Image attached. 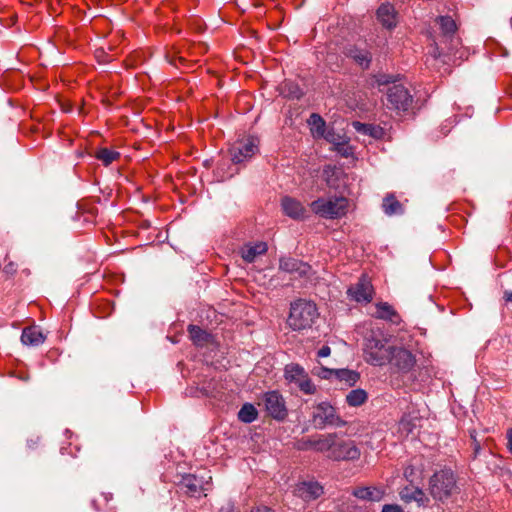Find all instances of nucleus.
Here are the masks:
<instances>
[{
  "label": "nucleus",
  "mask_w": 512,
  "mask_h": 512,
  "mask_svg": "<svg viewBox=\"0 0 512 512\" xmlns=\"http://www.w3.org/2000/svg\"><path fill=\"white\" fill-rule=\"evenodd\" d=\"M435 22L439 26V34L430 36L432 43L429 54L437 59L452 54L460 42L456 37V23L450 16H439Z\"/></svg>",
  "instance_id": "nucleus-1"
},
{
  "label": "nucleus",
  "mask_w": 512,
  "mask_h": 512,
  "mask_svg": "<svg viewBox=\"0 0 512 512\" xmlns=\"http://www.w3.org/2000/svg\"><path fill=\"white\" fill-rule=\"evenodd\" d=\"M318 317V309L314 302L298 299L290 305L287 324L294 331H302L311 328Z\"/></svg>",
  "instance_id": "nucleus-2"
},
{
  "label": "nucleus",
  "mask_w": 512,
  "mask_h": 512,
  "mask_svg": "<svg viewBox=\"0 0 512 512\" xmlns=\"http://www.w3.org/2000/svg\"><path fill=\"white\" fill-rule=\"evenodd\" d=\"M429 491L435 500L444 502L458 491L454 473L450 469L435 472L429 481Z\"/></svg>",
  "instance_id": "nucleus-3"
},
{
  "label": "nucleus",
  "mask_w": 512,
  "mask_h": 512,
  "mask_svg": "<svg viewBox=\"0 0 512 512\" xmlns=\"http://www.w3.org/2000/svg\"><path fill=\"white\" fill-rule=\"evenodd\" d=\"M348 201L344 197H335L329 200L319 198L310 204L312 211L324 218L336 219L344 216Z\"/></svg>",
  "instance_id": "nucleus-4"
},
{
  "label": "nucleus",
  "mask_w": 512,
  "mask_h": 512,
  "mask_svg": "<svg viewBox=\"0 0 512 512\" xmlns=\"http://www.w3.org/2000/svg\"><path fill=\"white\" fill-rule=\"evenodd\" d=\"M393 346L387 345L385 340L375 337L367 338L364 345V359L368 364L383 366L389 360Z\"/></svg>",
  "instance_id": "nucleus-5"
},
{
  "label": "nucleus",
  "mask_w": 512,
  "mask_h": 512,
  "mask_svg": "<svg viewBox=\"0 0 512 512\" xmlns=\"http://www.w3.org/2000/svg\"><path fill=\"white\" fill-rule=\"evenodd\" d=\"M259 152V139L254 136H247L236 141L229 149L231 161L240 164L250 160Z\"/></svg>",
  "instance_id": "nucleus-6"
},
{
  "label": "nucleus",
  "mask_w": 512,
  "mask_h": 512,
  "mask_svg": "<svg viewBox=\"0 0 512 512\" xmlns=\"http://www.w3.org/2000/svg\"><path fill=\"white\" fill-rule=\"evenodd\" d=\"M413 103V97L402 84L390 87L386 93V107L397 112L408 111Z\"/></svg>",
  "instance_id": "nucleus-7"
},
{
  "label": "nucleus",
  "mask_w": 512,
  "mask_h": 512,
  "mask_svg": "<svg viewBox=\"0 0 512 512\" xmlns=\"http://www.w3.org/2000/svg\"><path fill=\"white\" fill-rule=\"evenodd\" d=\"M387 363H389L396 372L408 373L415 366L416 359L411 351L403 347L393 346Z\"/></svg>",
  "instance_id": "nucleus-8"
},
{
  "label": "nucleus",
  "mask_w": 512,
  "mask_h": 512,
  "mask_svg": "<svg viewBox=\"0 0 512 512\" xmlns=\"http://www.w3.org/2000/svg\"><path fill=\"white\" fill-rule=\"evenodd\" d=\"M342 53L349 59H352L363 70L369 69L372 62V53L365 43H348Z\"/></svg>",
  "instance_id": "nucleus-9"
},
{
  "label": "nucleus",
  "mask_w": 512,
  "mask_h": 512,
  "mask_svg": "<svg viewBox=\"0 0 512 512\" xmlns=\"http://www.w3.org/2000/svg\"><path fill=\"white\" fill-rule=\"evenodd\" d=\"M211 479V476L208 477V480H205L204 476L185 474L181 476L177 484L185 494L191 497H198L207 489L205 486L209 484Z\"/></svg>",
  "instance_id": "nucleus-10"
},
{
  "label": "nucleus",
  "mask_w": 512,
  "mask_h": 512,
  "mask_svg": "<svg viewBox=\"0 0 512 512\" xmlns=\"http://www.w3.org/2000/svg\"><path fill=\"white\" fill-rule=\"evenodd\" d=\"M373 292L371 281L367 276L362 275L355 284L348 288L347 295L356 302L369 303L372 301Z\"/></svg>",
  "instance_id": "nucleus-11"
},
{
  "label": "nucleus",
  "mask_w": 512,
  "mask_h": 512,
  "mask_svg": "<svg viewBox=\"0 0 512 512\" xmlns=\"http://www.w3.org/2000/svg\"><path fill=\"white\" fill-rule=\"evenodd\" d=\"M262 404L265 407L267 416H281L286 411L285 401L277 391H270L264 394Z\"/></svg>",
  "instance_id": "nucleus-12"
},
{
  "label": "nucleus",
  "mask_w": 512,
  "mask_h": 512,
  "mask_svg": "<svg viewBox=\"0 0 512 512\" xmlns=\"http://www.w3.org/2000/svg\"><path fill=\"white\" fill-rule=\"evenodd\" d=\"M310 269L311 267L308 263L296 258L281 257L279 259V270L289 274H297L299 277H304L309 273Z\"/></svg>",
  "instance_id": "nucleus-13"
},
{
  "label": "nucleus",
  "mask_w": 512,
  "mask_h": 512,
  "mask_svg": "<svg viewBox=\"0 0 512 512\" xmlns=\"http://www.w3.org/2000/svg\"><path fill=\"white\" fill-rule=\"evenodd\" d=\"M328 457L334 460H355L360 457L359 449L352 443L340 442L335 443L332 452L328 453Z\"/></svg>",
  "instance_id": "nucleus-14"
},
{
  "label": "nucleus",
  "mask_w": 512,
  "mask_h": 512,
  "mask_svg": "<svg viewBox=\"0 0 512 512\" xmlns=\"http://www.w3.org/2000/svg\"><path fill=\"white\" fill-rule=\"evenodd\" d=\"M376 15L384 28L392 30L397 26V12L392 4H381L377 9Z\"/></svg>",
  "instance_id": "nucleus-15"
},
{
  "label": "nucleus",
  "mask_w": 512,
  "mask_h": 512,
  "mask_svg": "<svg viewBox=\"0 0 512 512\" xmlns=\"http://www.w3.org/2000/svg\"><path fill=\"white\" fill-rule=\"evenodd\" d=\"M281 207L284 214L292 219L300 220L306 216V209L302 203L292 197H283L281 200Z\"/></svg>",
  "instance_id": "nucleus-16"
},
{
  "label": "nucleus",
  "mask_w": 512,
  "mask_h": 512,
  "mask_svg": "<svg viewBox=\"0 0 512 512\" xmlns=\"http://www.w3.org/2000/svg\"><path fill=\"white\" fill-rule=\"evenodd\" d=\"M400 499L405 503L415 501L418 506H426L429 498L425 495L422 489L413 486H405L399 492Z\"/></svg>",
  "instance_id": "nucleus-17"
},
{
  "label": "nucleus",
  "mask_w": 512,
  "mask_h": 512,
  "mask_svg": "<svg viewBox=\"0 0 512 512\" xmlns=\"http://www.w3.org/2000/svg\"><path fill=\"white\" fill-rule=\"evenodd\" d=\"M187 331L189 333L191 341L197 347L208 346L214 341L213 336L210 333H208L206 330L202 329L197 325H188Z\"/></svg>",
  "instance_id": "nucleus-18"
},
{
  "label": "nucleus",
  "mask_w": 512,
  "mask_h": 512,
  "mask_svg": "<svg viewBox=\"0 0 512 512\" xmlns=\"http://www.w3.org/2000/svg\"><path fill=\"white\" fill-rule=\"evenodd\" d=\"M45 338L42 331L36 326L25 327L22 330L21 342L26 346L37 347L44 343Z\"/></svg>",
  "instance_id": "nucleus-19"
},
{
  "label": "nucleus",
  "mask_w": 512,
  "mask_h": 512,
  "mask_svg": "<svg viewBox=\"0 0 512 512\" xmlns=\"http://www.w3.org/2000/svg\"><path fill=\"white\" fill-rule=\"evenodd\" d=\"M352 495L358 499L379 502L385 495V490L378 487H358L353 490Z\"/></svg>",
  "instance_id": "nucleus-20"
},
{
  "label": "nucleus",
  "mask_w": 512,
  "mask_h": 512,
  "mask_svg": "<svg viewBox=\"0 0 512 512\" xmlns=\"http://www.w3.org/2000/svg\"><path fill=\"white\" fill-rule=\"evenodd\" d=\"M376 312L373 315L377 319L390 321L392 323H398L400 316L397 311L387 302L376 303Z\"/></svg>",
  "instance_id": "nucleus-21"
},
{
  "label": "nucleus",
  "mask_w": 512,
  "mask_h": 512,
  "mask_svg": "<svg viewBox=\"0 0 512 512\" xmlns=\"http://www.w3.org/2000/svg\"><path fill=\"white\" fill-rule=\"evenodd\" d=\"M352 126L358 133L368 135L374 139H381L385 135V130L379 125L354 121Z\"/></svg>",
  "instance_id": "nucleus-22"
},
{
  "label": "nucleus",
  "mask_w": 512,
  "mask_h": 512,
  "mask_svg": "<svg viewBox=\"0 0 512 512\" xmlns=\"http://www.w3.org/2000/svg\"><path fill=\"white\" fill-rule=\"evenodd\" d=\"M299 495L306 501L314 500L323 493V487L317 482H303L298 488Z\"/></svg>",
  "instance_id": "nucleus-23"
},
{
  "label": "nucleus",
  "mask_w": 512,
  "mask_h": 512,
  "mask_svg": "<svg viewBox=\"0 0 512 512\" xmlns=\"http://www.w3.org/2000/svg\"><path fill=\"white\" fill-rule=\"evenodd\" d=\"M267 244L265 242H258L254 245H245L241 249V256L244 261L252 263L255 261L258 255L265 254L267 252Z\"/></svg>",
  "instance_id": "nucleus-24"
},
{
  "label": "nucleus",
  "mask_w": 512,
  "mask_h": 512,
  "mask_svg": "<svg viewBox=\"0 0 512 512\" xmlns=\"http://www.w3.org/2000/svg\"><path fill=\"white\" fill-rule=\"evenodd\" d=\"M382 207L385 214L389 216L403 214L404 212L402 204L392 194L387 195L384 198Z\"/></svg>",
  "instance_id": "nucleus-25"
},
{
  "label": "nucleus",
  "mask_w": 512,
  "mask_h": 512,
  "mask_svg": "<svg viewBox=\"0 0 512 512\" xmlns=\"http://www.w3.org/2000/svg\"><path fill=\"white\" fill-rule=\"evenodd\" d=\"M308 123L310 125L311 132L315 137L324 136V132L326 131V123L319 114H311Z\"/></svg>",
  "instance_id": "nucleus-26"
},
{
  "label": "nucleus",
  "mask_w": 512,
  "mask_h": 512,
  "mask_svg": "<svg viewBox=\"0 0 512 512\" xmlns=\"http://www.w3.org/2000/svg\"><path fill=\"white\" fill-rule=\"evenodd\" d=\"M335 378L341 382H344L348 386H354L359 380L360 375L354 370L337 369L335 372Z\"/></svg>",
  "instance_id": "nucleus-27"
},
{
  "label": "nucleus",
  "mask_w": 512,
  "mask_h": 512,
  "mask_svg": "<svg viewBox=\"0 0 512 512\" xmlns=\"http://www.w3.org/2000/svg\"><path fill=\"white\" fill-rule=\"evenodd\" d=\"M94 157L101 161L105 166H108L120 157V153L108 148H99L95 151Z\"/></svg>",
  "instance_id": "nucleus-28"
},
{
  "label": "nucleus",
  "mask_w": 512,
  "mask_h": 512,
  "mask_svg": "<svg viewBox=\"0 0 512 512\" xmlns=\"http://www.w3.org/2000/svg\"><path fill=\"white\" fill-rule=\"evenodd\" d=\"M335 438L336 436L334 434H328L327 436H321L318 440L311 442V444L315 447L317 451H327L331 453L332 448L336 443Z\"/></svg>",
  "instance_id": "nucleus-29"
},
{
  "label": "nucleus",
  "mask_w": 512,
  "mask_h": 512,
  "mask_svg": "<svg viewBox=\"0 0 512 512\" xmlns=\"http://www.w3.org/2000/svg\"><path fill=\"white\" fill-rule=\"evenodd\" d=\"M305 375H307L305 370L298 364H289L285 367V378L294 384Z\"/></svg>",
  "instance_id": "nucleus-30"
},
{
  "label": "nucleus",
  "mask_w": 512,
  "mask_h": 512,
  "mask_svg": "<svg viewBox=\"0 0 512 512\" xmlns=\"http://www.w3.org/2000/svg\"><path fill=\"white\" fill-rule=\"evenodd\" d=\"M366 399L367 393L363 389L351 390L346 396L347 403L354 407L362 405Z\"/></svg>",
  "instance_id": "nucleus-31"
},
{
  "label": "nucleus",
  "mask_w": 512,
  "mask_h": 512,
  "mask_svg": "<svg viewBox=\"0 0 512 512\" xmlns=\"http://www.w3.org/2000/svg\"><path fill=\"white\" fill-rule=\"evenodd\" d=\"M346 424L342 418H314V425L316 428L323 429L326 425H333L336 427L344 426Z\"/></svg>",
  "instance_id": "nucleus-32"
},
{
  "label": "nucleus",
  "mask_w": 512,
  "mask_h": 512,
  "mask_svg": "<svg viewBox=\"0 0 512 512\" xmlns=\"http://www.w3.org/2000/svg\"><path fill=\"white\" fill-rule=\"evenodd\" d=\"M295 385L305 394H313L316 390L315 385L307 375L302 377Z\"/></svg>",
  "instance_id": "nucleus-33"
},
{
  "label": "nucleus",
  "mask_w": 512,
  "mask_h": 512,
  "mask_svg": "<svg viewBox=\"0 0 512 512\" xmlns=\"http://www.w3.org/2000/svg\"><path fill=\"white\" fill-rule=\"evenodd\" d=\"M335 408L327 402H321L318 404L316 411L313 412V416H335Z\"/></svg>",
  "instance_id": "nucleus-34"
},
{
  "label": "nucleus",
  "mask_w": 512,
  "mask_h": 512,
  "mask_svg": "<svg viewBox=\"0 0 512 512\" xmlns=\"http://www.w3.org/2000/svg\"><path fill=\"white\" fill-rule=\"evenodd\" d=\"M284 91L287 92V96L292 99H300L303 95L299 86L292 82H287L284 84Z\"/></svg>",
  "instance_id": "nucleus-35"
},
{
  "label": "nucleus",
  "mask_w": 512,
  "mask_h": 512,
  "mask_svg": "<svg viewBox=\"0 0 512 512\" xmlns=\"http://www.w3.org/2000/svg\"><path fill=\"white\" fill-rule=\"evenodd\" d=\"M219 391L216 390V382L211 380L201 387V395L208 398H217Z\"/></svg>",
  "instance_id": "nucleus-36"
},
{
  "label": "nucleus",
  "mask_w": 512,
  "mask_h": 512,
  "mask_svg": "<svg viewBox=\"0 0 512 512\" xmlns=\"http://www.w3.org/2000/svg\"><path fill=\"white\" fill-rule=\"evenodd\" d=\"M414 428L415 424L412 422V418H400L398 421V431L406 436L412 433Z\"/></svg>",
  "instance_id": "nucleus-37"
},
{
  "label": "nucleus",
  "mask_w": 512,
  "mask_h": 512,
  "mask_svg": "<svg viewBox=\"0 0 512 512\" xmlns=\"http://www.w3.org/2000/svg\"><path fill=\"white\" fill-rule=\"evenodd\" d=\"M336 371H337V369H330V368H326V367H319V368H315L313 370V373L315 375L319 376L322 379H330L332 377H335V372Z\"/></svg>",
  "instance_id": "nucleus-38"
},
{
  "label": "nucleus",
  "mask_w": 512,
  "mask_h": 512,
  "mask_svg": "<svg viewBox=\"0 0 512 512\" xmlns=\"http://www.w3.org/2000/svg\"><path fill=\"white\" fill-rule=\"evenodd\" d=\"M237 416H258V411L251 403H245L237 412Z\"/></svg>",
  "instance_id": "nucleus-39"
},
{
  "label": "nucleus",
  "mask_w": 512,
  "mask_h": 512,
  "mask_svg": "<svg viewBox=\"0 0 512 512\" xmlns=\"http://www.w3.org/2000/svg\"><path fill=\"white\" fill-rule=\"evenodd\" d=\"M381 512H403V509L397 504H385Z\"/></svg>",
  "instance_id": "nucleus-40"
},
{
  "label": "nucleus",
  "mask_w": 512,
  "mask_h": 512,
  "mask_svg": "<svg viewBox=\"0 0 512 512\" xmlns=\"http://www.w3.org/2000/svg\"><path fill=\"white\" fill-rule=\"evenodd\" d=\"M186 393H187V395H189L191 397H197V398L203 397L201 395V387H197V386L196 387H194V386L188 387L186 389Z\"/></svg>",
  "instance_id": "nucleus-41"
},
{
  "label": "nucleus",
  "mask_w": 512,
  "mask_h": 512,
  "mask_svg": "<svg viewBox=\"0 0 512 512\" xmlns=\"http://www.w3.org/2000/svg\"><path fill=\"white\" fill-rule=\"evenodd\" d=\"M220 512H237L236 507L234 504L230 501H227L225 504H223L220 508Z\"/></svg>",
  "instance_id": "nucleus-42"
},
{
  "label": "nucleus",
  "mask_w": 512,
  "mask_h": 512,
  "mask_svg": "<svg viewBox=\"0 0 512 512\" xmlns=\"http://www.w3.org/2000/svg\"><path fill=\"white\" fill-rule=\"evenodd\" d=\"M335 133L332 131V130H326L324 132V136H320L319 138H324L326 139L328 142H331V143H335L336 142V137H335Z\"/></svg>",
  "instance_id": "nucleus-43"
},
{
  "label": "nucleus",
  "mask_w": 512,
  "mask_h": 512,
  "mask_svg": "<svg viewBox=\"0 0 512 512\" xmlns=\"http://www.w3.org/2000/svg\"><path fill=\"white\" fill-rule=\"evenodd\" d=\"M330 354L331 348L328 345H324L318 350V357L324 358L328 357Z\"/></svg>",
  "instance_id": "nucleus-44"
},
{
  "label": "nucleus",
  "mask_w": 512,
  "mask_h": 512,
  "mask_svg": "<svg viewBox=\"0 0 512 512\" xmlns=\"http://www.w3.org/2000/svg\"><path fill=\"white\" fill-rule=\"evenodd\" d=\"M3 272L8 275H13L16 272L15 264L13 262H10L4 267Z\"/></svg>",
  "instance_id": "nucleus-45"
},
{
  "label": "nucleus",
  "mask_w": 512,
  "mask_h": 512,
  "mask_svg": "<svg viewBox=\"0 0 512 512\" xmlns=\"http://www.w3.org/2000/svg\"><path fill=\"white\" fill-rule=\"evenodd\" d=\"M507 448L512 454V428L507 430Z\"/></svg>",
  "instance_id": "nucleus-46"
},
{
  "label": "nucleus",
  "mask_w": 512,
  "mask_h": 512,
  "mask_svg": "<svg viewBox=\"0 0 512 512\" xmlns=\"http://www.w3.org/2000/svg\"><path fill=\"white\" fill-rule=\"evenodd\" d=\"M251 512H275L273 509L267 506H258L251 510Z\"/></svg>",
  "instance_id": "nucleus-47"
},
{
  "label": "nucleus",
  "mask_w": 512,
  "mask_h": 512,
  "mask_svg": "<svg viewBox=\"0 0 512 512\" xmlns=\"http://www.w3.org/2000/svg\"><path fill=\"white\" fill-rule=\"evenodd\" d=\"M390 81H391L390 78L385 75H381L377 78V83L379 85H385V84L389 83Z\"/></svg>",
  "instance_id": "nucleus-48"
},
{
  "label": "nucleus",
  "mask_w": 512,
  "mask_h": 512,
  "mask_svg": "<svg viewBox=\"0 0 512 512\" xmlns=\"http://www.w3.org/2000/svg\"><path fill=\"white\" fill-rule=\"evenodd\" d=\"M503 298L506 302H512V291L506 290L504 292Z\"/></svg>",
  "instance_id": "nucleus-49"
},
{
  "label": "nucleus",
  "mask_w": 512,
  "mask_h": 512,
  "mask_svg": "<svg viewBox=\"0 0 512 512\" xmlns=\"http://www.w3.org/2000/svg\"><path fill=\"white\" fill-rule=\"evenodd\" d=\"M479 451H480V444L475 441V443H474V454H475V456L479 453Z\"/></svg>",
  "instance_id": "nucleus-50"
},
{
  "label": "nucleus",
  "mask_w": 512,
  "mask_h": 512,
  "mask_svg": "<svg viewBox=\"0 0 512 512\" xmlns=\"http://www.w3.org/2000/svg\"><path fill=\"white\" fill-rule=\"evenodd\" d=\"M244 423H251L253 422L256 418H240Z\"/></svg>",
  "instance_id": "nucleus-51"
},
{
  "label": "nucleus",
  "mask_w": 512,
  "mask_h": 512,
  "mask_svg": "<svg viewBox=\"0 0 512 512\" xmlns=\"http://www.w3.org/2000/svg\"><path fill=\"white\" fill-rule=\"evenodd\" d=\"M166 59H167V61H168L170 64L175 65V61H174V59H173V58H170V56H169V55H166Z\"/></svg>",
  "instance_id": "nucleus-52"
}]
</instances>
